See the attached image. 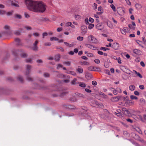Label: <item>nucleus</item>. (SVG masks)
Wrapping results in <instances>:
<instances>
[{
	"label": "nucleus",
	"mask_w": 146,
	"mask_h": 146,
	"mask_svg": "<svg viewBox=\"0 0 146 146\" xmlns=\"http://www.w3.org/2000/svg\"><path fill=\"white\" fill-rule=\"evenodd\" d=\"M25 4L28 9L36 12H44L46 9V5L41 1L25 0Z\"/></svg>",
	"instance_id": "obj_1"
},
{
	"label": "nucleus",
	"mask_w": 146,
	"mask_h": 146,
	"mask_svg": "<svg viewBox=\"0 0 146 146\" xmlns=\"http://www.w3.org/2000/svg\"><path fill=\"white\" fill-rule=\"evenodd\" d=\"M23 52V50L22 49L19 50H13L12 51L13 54L15 56H17L18 55L20 54L22 58H25L27 56V54L25 53L21 54L20 52Z\"/></svg>",
	"instance_id": "obj_2"
},
{
	"label": "nucleus",
	"mask_w": 146,
	"mask_h": 146,
	"mask_svg": "<svg viewBox=\"0 0 146 146\" xmlns=\"http://www.w3.org/2000/svg\"><path fill=\"white\" fill-rule=\"evenodd\" d=\"M31 68V65H27L26 67V72L25 75H27V79L29 81H33L32 79L29 76H28L30 72V70Z\"/></svg>",
	"instance_id": "obj_3"
},
{
	"label": "nucleus",
	"mask_w": 146,
	"mask_h": 146,
	"mask_svg": "<svg viewBox=\"0 0 146 146\" xmlns=\"http://www.w3.org/2000/svg\"><path fill=\"white\" fill-rule=\"evenodd\" d=\"M89 116V115H88L87 112H85L81 111L80 113L79 114V116L80 120L88 118Z\"/></svg>",
	"instance_id": "obj_4"
},
{
	"label": "nucleus",
	"mask_w": 146,
	"mask_h": 146,
	"mask_svg": "<svg viewBox=\"0 0 146 146\" xmlns=\"http://www.w3.org/2000/svg\"><path fill=\"white\" fill-rule=\"evenodd\" d=\"M9 1L11 3V5L12 6H13L17 7H19L18 4V2L17 1L15 0H9Z\"/></svg>",
	"instance_id": "obj_5"
},
{
	"label": "nucleus",
	"mask_w": 146,
	"mask_h": 146,
	"mask_svg": "<svg viewBox=\"0 0 146 146\" xmlns=\"http://www.w3.org/2000/svg\"><path fill=\"white\" fill-rule=\"evenodd\" d=\"M135 136L137 137V140L140 141L141 143L144 145H146V141L143 139L141 138L137 135L135 134Z\"/></svg>",
	"instance_id": "obj_6"
},
{
	"label": "nucleus",
	"mask_w": 146,
	"mask_h": 146,
	"mask_svg": "<svg viewBox=\"0 0 146 146\" xmlns=\"http://www.w3.org/2000/svg\"><path fill=\"white\" fill-rule=\"evenodd\" d=\"M89 38H91L90 40L92 43H97V39L95 38L93 36L90 35L88 36Z\"/></svg>",
	"instance_id": "obj_7"
},
{
	"label": "nucleus",
	"mask_w": 146,
	"mask_h": 146,
	"mask_svg": "<svg viewBox=\"0 0 146 146\" xmlns=\"http://www.w3.org/2000/svg\"><path fill=\"white\" fill-rule=\"evenodd\" d=\"M38 43L37 40H36L33 44V47L32 48L33 50L35 51H36L38 50V47L37 44Z\"/></svg>",
	"instance_id": "obj_8"
},
{
	"label": "nucleus",
	"mask_w": 146,
	"mask_h": 146,
	"mask_svg": "<svg viewBox=\"0 0 146 146\" xmlns=\"http://www.w3.org/2000/svg\"><path fill=\"white\" fill-rule=\"evenodd\" d=\"M75 94L76 95L75 96L77 98H85V96L84 95L81 93H75Z\"/></svg>",
	"instance_id": "obj_9"
},
{
	"label": "nucleus",
	"mask_w": 146,
	"mask_h": 146,
	"mask_svg": "<svg viewBox=\"0 0 146 146\" xmlns=\"http://www.w3.org/2000/svg\"><path fill=\"white\" fill-rule=\"evenodd\" d=\"M81 29L82 31V33L83 34H85L87 31V27L83 25L81 27Z\"/></svg>",
	"instance_id": "obj_10"
},
{
	"label": "nucleus",
	"mask_w": 146,
	"mask_h": 146,
	"mask_svg": "<svg viewBox=\"0 0 146 146\" xmlns=\"http://www.w3.org/2000/svg\"><path fill=\"white\" fill-rule=\"evenodd\" d=\"M112 47L115 50H117L119 48V44L117 43H113L112 45Z\"/></svg>",
	"instance_id": "obj_11"
},
{
	"label": "nucleus",
	"mask_w": 146,
	"mask_h": 146,
	"mask_svg": "<svg viewBox=\"0 0 146 146\" xmlns=\"http://www.w3.org/2000/svg\"><path fill=\"white\" fill-rule=\"evenodd\" d=\"M85 45L87 47L92 50H96V47L90 44H86Z\"/></svg>",
	"instance_id": "obj_12"
},
{
	"label": "nucleus",
	"mask_w": 146,
	"mask_h": 146,
	"mask_svg": "<svg viewBox=\"0 0 146 146\" xmlns=\"http://www.w3.org/2000/svg\"><path fill=\"white\" fill-rule=\"evenodd\" d=\"M133 52L137 55H140L141 54L142 52L139 50L135 49L133 50Z\"/></svg>",
	"instance_id": "obj_13"
},
{
	"label": "nucleus",
	"mask_w": 146,
	"mask_h": 146,
	"mask_svg": "<svg viewBox=\"0 0 146 146\" xmlns=\"http://www.w3.org/2000/svg\"><path fill=\"white\" fill-rule=\"evenodd\" d=\"M93 102L94 103H95V105H96V107L98 106L100 107H102V106H103L102 104H99L98 103V102L97 101L93 100Z\"/></svg>",
	"instance_id": "obj_14"
},
{
	"label": "nucleus",
	"mask_w": 146,
	"mask_h": 146,
	"mask_svg": "<svg viewBox=\"0 0 146 146\" xmlns=\"http://www.w3.org/2000/svg\"><path fill=\"white\" fill-rule=\"evenodd\" d=\"M127 29V28L126 27L123 28V29H120V31L121 33L123 34H126Z\"/></svg>",
	"instance_id": "obj_15"
},
{
	"label": "nucleus",
	"mask_w": 146,
	"mask_h": 146,
	"mask_svg": "<svg viewBox=\"0 0 146 146\" xmlns=\"http://www.w3.org/2000/svg\"><path fill=\"white\" fill-rule=\"evenodd\" d=\"M135 7L137 10L141 9L142 8V5L139 4L137 3L135 4Z\"/></svg>",
	"instance_id": "obj_16"
},
{
	"label": "nucleus",
	"mask_w": 146,
	"mask_h": 146,
	"mask_svg": "<svg viewBox=\"0 0 146 146\" xmlns=\"http://www.w3.org/2000/svg\"><path fill=\"white\" fill-rule=\"evenodd\" d=\"M76 70L80 73H82L83 72V70L82 68L80 66H78Z\"/></svg>",
	"instance_id": "obj_17"
},
{
	"label": "nucleus",
	"mask_w": 146,
	"mask_h": 146,
	"mask_svg": "<svg viewBox=\"0 0 146 146\" xmlns=\"http://www.w3.org/2000/svg\"><path fill=\"white\" fill-rule=\"evenodd\" d=\"M96 27V28L98 30H101L103 29V27L102 26V24L100 23H98L97 24Z\"/></svg>",
	"instance_id": "obj_18"
},
{
	"label": "nucleus",
	"mask_w": 146,
	"mask_h": 146,
	"mask_svg": "<svg viewBox=\"0 0 146 146\" xmlns=\"http://www.w3.org/2000/svg\"><path fill=\"white\" fill-rule=\"evenodd\" d=\"M15 41L17 43V44L19 45H21V41L19 38H15Z\"/></svg>",
	"instance_id": "obj_19"
},
{
	"label": "nucleus",
	"mask_w": 146,
	"mask_h": 146,
	"mask_svg": "<svg viewBox=\"0 0 146 146\" xmlns=\"http://www.w3.org/2000/svg\"><path fill=\"white\" fill-rule=\"evenodd\" d=\"M60 58V55L59 54H58L55 56L54 60L56 61H59Z\"/></svg>",
	"instance_id": "obj_20"
},
{
	"label": "nucleus",
	"mask_w": 146,
	"mask_h": 146,
	"mask_svg": "<svg viewBox=\"0 0 146 146\" xmlns=\"http://www.w3.org/2000/svg\"><path fill=\"white\" fill-rule=\"evenodd\" d=\"M127 72H126V73L127 74L130 75L131 76H132L135 77L134 74L133 73V72L131 71L129 69H127Z\"/></svg>",
	"instance_id": "obj_21"
},
{
	"label": "nucleus",
	"mask_w": 146,
	"mask_h": 146,
	"mask_svg": "<svg viewBox=\"0 0 146 146\" xmlns=\"http://www.w3.org/2000/svg\"><path fill=\"white\" fill-rule=\"evenodd\" d=\"M122 97V96H119L114 97L113 98L115 100V101H118L119 100H121V98Z\"/></svg>",
	"instance_id": "obj_22"
},
{
	"label": "nucleus",
	"mask_w": 146,
	"mask_h": 146,
	"mask_svg": "<svg viewBox=\"0 0 146 146\" xmlns=\"http://www.w3.org/2000/svg\"><path fill=\"white\" fill-rule=\"evenodd\" d=\"M81 109L82 110L81 111L85 112H87L88 109L86 107L82 106L81 107Z\"/></svg>",
	"instance_id": "obj_23"
},
{
	"label": "nucleus",
	"mask_w": 146,
	"mask_h": 146,
	"mask_svg": "<svg viewBox=\"0 0 146 146\" xmlns=\"http://www.w3.org/2000/svg\"><path fill=\"white\" fill-rule=\"evenodd\" d=\"M129 88L130 90L133 91L135 90V87L134 85H131L129 86Z\"/></svg>",
	"instance_id": "obj_24"
},
{
	"label": "nucleus",
	"mask_w": 146,
	"mask_h": 146,
	"mask_svg": "<svg viewBox=\"0 0 146 146\" xmlns=\"http://www.w3.org/2000/svg\"><path fill=\"white\" fill-rule=\"evenodd\" d=\"M57 78H62L64 77V75L62 74H58L56 76Z\"/></svg>",
	"instance_id": "obj_25"
},
{
	"label": "nucleus",
	"mask_w": 146,
	"mask_h": 146,
	"mask_svg": "<svg viewBox=\"0 0 146 146\" xmlns=\"http://www.w3.org/2000/svg\"><path fill=\"white\" fill-rule=\"evenodd\" d=\"M86 78H88V79H90L92 78V75L90 73H86Z\"/></svg>",
	"instance_id": "obj_26"
},
{
	"label": "nucleus",
	"mask_w": 146,
	"mask_h": 146,
	"mask_svg": "<svg viewBox=\"0 0 146 146\" xmlns=\"http://www.w3.org/2000/svg\"><path fill=\"white\" fill-rule=\"evenodd\" d=\"M50 40L51 41H53V40L58 41L59 40V39L58 38L55 37H50Z\"/></svg>",
	"instance_id": "obj_27"
},
{
	"label": "nucleus",
	"mask_w": 146,
	"mask_h": 146,
	"mask_svg": "<svg viewBox=\"0 0 146 146\" xmlns=\"http://www.w3.org/2000/svg\"><path fill=\"white\" fill-rule=\"evenodd\" d=\"M94 71L100 72L101 71V69L99 67L94 66Z\"/></svg>",
	"instance_id": "obj_28"
},
{
	"label": "nucleus",
	"mask_w": 146,
	"mask_h": 146,
	"mask_svg": "<svg viewBox=\"0 0 146 146\" xmlns=\"http://www.w3.org/2000/svg\"><path fill=\"white\" fill-rule=\"evenodd\" d=\"M64 64L68 66H70L71 64V62L69 61H65L63 62Z\"/></svg>",
	"instance_id": "obj_29"
},
{
	"label": "nucleus",
	"mask_w": 146,
	"mask_h": 146,
	"mask_svg": "<svg viewBox=\"0 0 146 146\" xmlns=\"http://www.w3.org/2000/svg\"><path fill=\"white\" fill-rule=\"evenodd\" d=\"M110 7L112 9L113 11L115 12L116 11V8L115 6L113 4H111L110 5Z\"/></svg>",
	"instance_id": "obj_30"
},
{
	"label": "nucleus",
	"mask_w": 146,
	"mask_h": 146,
	"mask_svg": "<svg viewBox=\"0 0 146 146\" xmlns=\"http://www.w3.org/2000/svg\"><path fill=\"white\" fill-rule=\"evenodd\" d=\"M81 64L82 65H88L89 64V63L86 61H84L83 62H81Z\"/></svg>",
	"instance_id": "obj_31"
},
{
	"label": "nucleus",
	"mask_w": 146,
	"mask_h": 146,
	"mask_svg": "<svg viewBox=\"0 0 146 146\" xmlns=\"http://www.w3.org/2000/svg\"><path fill=\"white\" fill-rule=\"evenodd\" d=\"M100 50H103L104 51H106L107 50H109L110 49L108 48L102 47L100 48Z\"/></svg>",
	"instance_id": "obj_32"
},
{
	"label": "nucleus",
	"mask_w": 146,
	"mask_h": 146,
	"mask_svg": "<svg viewBox=\"0 0 146 146\" xmlns=\"http://www.w3.org/2000/svg\"><path fill=\"white\" fill-rule=\"evenodd\" d=\"M89 24V25L88 27V28L90 29H92L94 27V25L93 24L90 23Z\"/></svg>",
	"instance_id": "obj_33"
},
{
	"label": "nucleus",
	"mask_w": 146,
	"mask_h": 146,
	"mask_svg": "<svg viewBox=\"0 0 146 146\" xmlns=\"http://www.w3.org/2000/svg\"><path fill=\"white\" fill-rule=\"evenodd\" d=\"M25 61L27 63H32V60L30 58L26 59Z\"/></svg>",
	"instance_id": "obj_34"
},
{
	"label": "nucleus",
	"mask_w": 146,
	"mask_h": 146,
	"mask_svg": "<svg viewBox=\"0 0 146 146\" xmlns=\"http://www.w3.org/2000/svg\"><path fill=\"white\" fill-rule=\"evenodd\" d=\"M68 94V92H62L61 93L60 95V96L61 97H62L64 96H65L66 95Z\"/></svg>",
	"instance_id": "obj_35"
},
{
	"label": "nucleus",
	"mask_w": 146,
	"mask_h": 146,
	"mask_svg": "<svg viewBox=\"0 0 146 146\" xmlns=\"http://www.w3.org/2000/svg\"><path fill=\"white\" fill-rule=\"evenodd\" d=\"M130 98L132 100H137L138 99V98L136 96H134L133 95H131L130 96Z\"/></svg>",
	"instance_id": "obj_36"
},
{
	"label": "nucleus",
	"mask_w": 146,
	"mask_h": 146,
	"mask_svg": "<svg viewBox=\"0 0 146 146\" xmlns=\"http://www.w3.org/2000/svg\"><path fill=\"white\" fill-rule=\"evenodd\" d=\"M79 86L82 88H85L86 87V84L83 82H80L79 84Z\"/></svg>",
	"instance_id": "obj_37"
},
{
	"label": "nucleus",
	"mask_w": 146,
	"mask_h": 146,
	"mask_svg": "<svg viewBox=\"0 0 146 146\" xmlns=\"http://www.w3.org/2000/svg\"><path fill=\"white\" fill-rule=\"evenodd\" d=\"M70 100L71 101L74 102L77 101V99L76 98L75 96V97H73L70 98Z\"/></svg>",
	"instance_id": "obj_38"
},
{
	"label": "nucleus",
	"mask_w": 146,
	"mask_h": 146,
	"mask_svg": "<svg viewBox=\"0 0 146 146\" xmlns=\"http://www.w3.org/2000/svg\"><path fill=\"white\" fill-rule=\"evenodd\" d=\"M128 27H129V28L131 29H132V30H134L135 29V27L134 26H133L132 25V24H129L128 25Z\"/></svg>",
	"instance_id": "obj_39"
},
{
	"label": "nucleus",
	"mask_w": 146,
	"mask_h": 146,
	"mask_svg": "<svg viewBox=\"0 0 146 146\" xmlns=\"http://www.w3.org/2000/svg\"><path fill=\"white\" fill-rule=\"evenodd\" d=\"M44 76L45 77H50V74L48 73L45 72L44 73Z\"/></svg>",
	"instance_id": "obj_40"
},
{
	"label": "nucleus",
	"mask_w": 146,
	"mask_h": 146,
	"mask_svg": "<svg viewBox=\"0 0 146 146\" xmlns=\"http://www.w3.org/2000/svg\"><path fill=\"white\" fill-rule=\"evenodd\" d=\"M88 69V70L91 71H94V66H90L89 67Z\"/></svg>",
	"instance_id": "obj_41"
},
{
	"label": "nucleus",
	"mask_w": 146,
	"mask_h": 146,
	"mask_svg": "<svg viewBox=\"0 0 146 146\" xmlns=\"http://www.w3.org/2000/svg\"><path fill=\"white\" fill-rule=\"evenodd\" d=\"M15 17L17 19H21V15L19 14H16L15 15Z\"/></svg>",
	"instance_id": "obj_42"
},
{
	"label": "nucleus",
	"mask_w": 146,
	"mask_h": 146,
	"mask_svg": "<svg viewBox=\"0 0 146 146\" xmlns=\"http://www.w3.org/2000/svg\"><path fill=\"white\" fill-rule=\"evenodd\" d=\"M18 79L21 82H23V79L21 76H19L18 78Z\"/></svg>",
	"instance_id": "obj_43"
},
{
	"label": "nucleus",
	"mask_w": 146,
	"mask_h": 146,
	"mask_svg": "<svg viewBox=\"0 0 146 146\" xmlns=\"http://www.w3.org/2000/svg\"><path fill=\"white\" fill-rule=\"evenodd\" d=\"M77 80L76 78H74L73 80L71 82V84H72L74 85L76 83V82Z\"/></svg>",
	"instance_id": "obj_44"
},
{
	"label": "nucleus",
	"mask_w": 146,
	"mask_h": 146,
	"mask_svg": "<svg viewBox=\"0 0 146 146\" xmlns=\"http://www.w3.org/2000/svg\"><path fill=\"white\" fill-rule=\"evenodd\" d=\"M66 107V108L70 109H74V107L73 106H72L70 105H67Z\"/></svg>",
	"instance_id": "obj_45"
},
{
	"label": "nucleus",
	"mask_w": 146,
	"mask_h": 146,
	"mask_svg": "<svg viewBox=\"0 0 146 146\" xmlns=\"http://www.w3.org/2000/svg\"><path fill=\"white\" fill-rule=\"evenodd\" d=\"M62 65L60 64H58L57 65L56 69H59L60 68H62Z\"/></svg>",
	"instance_id": "obj_46"
},
{
	"label": "nucleus",
	"mask_w": 146,
	"mask_h": 146,
	"mask_svg": "<svg viewBox=\"0 0 146 146\" xmlns=\"http://www.w3.org/2000/svg\"><path fill=\"white\" fill-rule=\"evenodd\" d=\"M10 28V27L8 25H5L4 27V28L7 30H9Z\"/></svg>",
	"instance_id": "obj_47"
},
{
	"label": "nucleus",
	"mask_w": 146,
	"mask_h": 146,
	"mask_svg": "<svg viewBox=\"0 0 146 146\" xmlns=\"http://www.w3.org/2000/svg\"><path fill=\"white\" fill-rule=\"evenodd\" d=\"M14 33L16 35H20V33L19 31H16L14 32Z\"/></svg>",
	"instance_id": "obj_48"
},
{
	"label": "nucleus",
	"mask_w": 146,
	"mask_h": 146,
	"mask_svg": "<svg viewBox=\"0 0 146 146\" xmlns=\"http://www.w3.org/2000/svg\"><path fill=\"white\" fill-rule=\"evenodd\" d=\"M6 13L5 11L3 10H0V15H3Z\"/></svg>",
	"instance_id": "obj_49"
},
{
	"label": "nucleus",
	"mask_w": 146,
	"mask_h": 146,
	"mask_svg": "<svg viewBox=\"0 0 146 146\" xmlns=\"http://www.w3.org/2000/svg\"><path fill=\"white\" fill-rule=\"evenodd\" d=\"M83 39V37L82 36H79L77 37V39L80 41H82Z\"/></svg>",
	"instance_id": "obj_50"
},
{
	"label": "nucleus",
	"mask_w": 146,
	"mask_h": 146,
	"mask_svg": "<svg viewBox=\"0 0 146 146\" xmlns=\"http://www.w3.org/2000/svg\"><path fill=\"white\" fill-rule=\"evenodd\" d=\"M72 25V23L71 22H68L66 24V26L67 27L70 26Z\"/></svg>",
	"instance_id": "obj_51"
},
{
	"label": "nucleus",
	"mask_w": 146,
	"mask_h": 146,
	"mask_svg": "<svg viewBox=\"0 0 146 146\" xmlns=\"http://www.w3.org/2000/svg\"><path fill=\"white\" fill-rule=\"evenodd\" d=\"M66 116H71L74 115V114L72 113H67L66 114Z\"/></svg>",
	"instance_id": "obj_52"
},
{
	"label": "nucleus",
	"mask_w": 146,
	"mask_h": 146,
	"mask_svg": "<svg viewBox=\"0 0 146 146\" xmlns=\"http://www.w3.org/2000/svg\"><path fill=\"white\" fill-rule=\"evenodd\" d=\"M94 62L96 64H98L100 62V61L98 59H96L94 60Z\"/></svg>",
	"instance_id": "obj_53"
},
{
	"label": "nucleus",
	"mask_w": 146,
	"mask_h": 146,
	"mask_svg": "<svg viewBox=\"0 0 146 146\" xmlns=\"http://www.w3.org/2000/svg\"><path fill=\"white\" fill-rule=\"evenodd\" d=\"M88 21H90V22L91 23H93L94 21V19L92 18L91 17H90L89 18Z\"/></svg>",
	"instance_id": "obj_54"
},
{
	"label": "nucleus",
	"mask_w": 146,
	"mask_h": 146,
	"mask_svg": "<svg viewBox=\"0 0 146 146\" xmlns=\"http://www.w3.org/2000/svg\"><path fill=\"white\" fill-rule=\"evenodd\" d=\"M70 74H71L72 75L74 76H76V73L75 72L73 71H71Z\"/></svg>",
	"instance_id": "obj_55"
},
{
	"label": "nucleus",
	"mask_w": 146,
	"mask_h": 146,
	"mask_svg": "<svg viewBox=\"0 0 146 146\" xmlns=\"http://www.w3.org/2000/svg\"><path fill=\"white\" fill-rule=\"evenodd\" d=\"M97 84V82L96 81L94 80L92 82V85H93L94 86L96 85Z\"/></svg>",
	"instance_id": "obj_56"
},
{
	"label": "nucleus",
	"mask_w": 146,
	"mask_h": 146,
	"mask_svg": "<svg viewBox=\"0 0 146 146\" xmlns=\"http://www.w3.org/2000/svg\"><path fill=\"white\" fill-rule=\"evenodd\" d=\"M48 34L46 32L42 34V38H44L45 36H46Z\"/></svg>",
	"instance_id": "obj_57"
},
{
	"label": "nucleus",
	"mask_w": 146,
	"mask_h": 146,
	"mask_svg": "<svg viewBox=\"0 0 146 146\" xmlns=\"http://www.w3.org/2000/svg\"><path fill=\"white\" fill-rule=\"evenodd\" d=\"M51 44L50 42H47L44 44V45L46 46H50Z\"/></svg>",
	"instance_id": "obj_58"
},
{
	"label": "nucleus",
	"mask_w": 146,
	"mask_h": 146,
	"mask_svg": "<svg viewBox=\"0 0 146 146\" xmlns=\"http://www.w3.org/2000/svg\"><path fill=\"white\" fill-rule=\"evenodd\" d=\"M93 54L91 53H88L87 54V56L89 57H92L93 56Z\"/></svg>",
	"instance_id": "obj_59"
},
{
	"label": "nucleus",
	"mask_w": 146,
	"mask_h": 146,
	"mask_svg": "<svg viewBox=\"0 0 146 146\" xmlns=\"http://www.w3.org/2000/svg\"><path fill=\"white\" fill-rule=\"evenodd\" d=\"M117 62L119 64H121V60L120 57L117 58Z\"/></svg>",
	"instance_id": "obj_60"
},
{
	"label": "nucleus",
	"mask_w": 146,
	"mask_h": 146,
	"mask_svg": "<svg viewBox=\"0 0 146 146\" xmlns=\"http://www.w3.org/2000/svg\"><path fill=\"white\" fill-rule=\"evenodd\" d=\"M85 91L88 93H91L92 91L88 88H86L85 90Z\"/></svg>",
	"instance_id": "obj_61"
},
{
	"label": "nucleus",
	"mask_w": 146,
	"mask_h": 146,
	"mask_svg": "<svg viewBox=\"0 0 146 146\" xmlns=\"http://www.w3.org/2000/svg\"><path fill=\"white\" fill-rule=\"evenodd\" d=\"M139 88L141 90H143L145 88L144 86L143 85H141L139 86Z\"/></svg>",
	"instance_id": "obj_62"
},
{
	"label": "nucleus",
	"mask_w": 146,
	"mask_h": 146,
	"mask_svg": "<svg viewBox=\"0 0 146 146\" xmlns=\"http://www.w3.org/2000/svg\"><path fill=\"white\" fill-rule=\"evenodd\" d=\"M127 3L129 5H131V3L129 0H125Z\"/></svg>",
	"instance_id": "obj_63"
},
{
	"label": "nucleus",
	"mask_w": 146,
	"mask_h": 146,
	"mask_svg": "<svg viewBox=\"0 0 146 146\" xmlns=\"http://www.w3.org/2000/svg\"><path fill=\"white\" fill-rule=\"evenodd\" d=\"M132 143H133V145H134L135 146H140V145L138 143H137L136 142H133Z\"/></svg>",
	"instance_id": "obj_64"
}]
</instances>
